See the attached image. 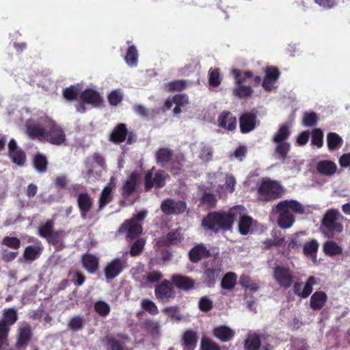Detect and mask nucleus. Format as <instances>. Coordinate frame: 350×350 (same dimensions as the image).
<instances>
[{"instance_id":"obj_1","label":"nucleus","mask_w":350,"mask_h":350,"mask_svg":"<svg viewBox=\"0 0 350 350\" xmlns=\"http://www.w3.org/2000/svg\"><path fill=\"white\" fill-rule=\"evenodd\" d=\"M26 133L31 139L45 140L53 145H61L66 139L62 129L49 118L44 112L32 111L28 117L29 111H25Z\"/></svg>"},{"instance_id":"obj_2","label":"nucleus","mask_w":350,"mask_h":350,"mask_svg":"<svg viewBox=\"0 0 350 350\" xmlns=\"http://www.w3.org/2000/svg\"><path fill=\"white\" fill-rule=\"evenodd\" d=\"M234 221H239V231L241 234L245 235L250 232L253 220L247 216L246 209L240 205L232 207L228 213H209L203 219L202 226L217 232L220 229L230 230Z\"/></svg>"},{"instance_id":"obj_3","label":"nucleus","mask_w":350,"mask_h":350,"mask_svg":"<svg viewBox=\"0 0 350 350\" xmlns=\"http://www.w3.org/2000/svg\"><path fill=\"white\" fill-rule=\"evenodd\" d=\"M208 180L211 188L218 194L219 198H226L232 193L235 189L236 179L230 174L225 173L221 170L208 174Z\"/></svg>"},{"instance_id":"obj_4","label":"nucleus","mask_w":350,"mask_h":350,"mask_svg":"<svg viewBox=\"0 0 350 350\" xmlns=\"http://www.w3.org/2000/svg\"><path fill=\"white\" fill-rule=\"evenodd\" d=\"M281 192L282 187L278 182L265 178L259 185L258 198L260 200L268 201L279 197Z\"/></svg>"},{"instance_id":"obj_5","label":"nucleus","mask_w":350,"mask_h":350,"mask_svg":"<svg viewBox=\"0 0 350 350\" xmlns=\"http://www.w3.org/2000/svg\"><path fill=\"white\" fill-rule=\"evenodd\" d=\"M87 168V178L94 180L100 176L103 170L105 169V161L98 154H94L88 157L85 162Z\"/></svg>"},{"instance_id":"obj_6","label":"nucleus","mask_w":350,"mask_h":350,"mask_svg":"<svg viewBox=\"0 0 350 350\" xmlns=\"http://www.w3.org/2000/svg\"><path fill=\"white\" fill-rule=\"evenodd\" d=\"M17 320L16 311L12 308L5 309L3 319L0 321V348L5 347V338H8L9 325Z\"/></svg>"},{"instance_id":"obj_7","label":"nucleus","mask_w":350,"mask_h":350,"mask_svg":"<svg viewBox=\"0 0 350 350\" xmlns=\"http://www.w3.org/2000/svg\"><path fill=\"white\" fill-rule=\"evenodd\" d=\"M273 278L277 284L284 288H289L293 282L294 276L288 267L277 266L273 269Z\"/></svg>"},{"instance_id":"obj_8","label":"nucleus","mask_w":350,"mask_h":350,"mask_svg":"<svg viewBox=\"0 0 350 350\" xmlns=\"http://www.w3.org/2000/svg\"><path fill=\"white\" fill-rule=\"evenodd\" d=\"M340 216V213L338 210L330 209L325 213L322 223L323 226L330 232L340 233L342 231V226L337 222Z\"/></svg>"},{"instance_id":"obj_9","label":"nucleus","mask_w":350,"mask_h":350,"mask_svg":"<svg viewBox=\"0 0 350 350\" xmlns=\"http://www.w3.org/2000/svg\"><path fill=\"white\" fill-rule=\"evenodd\" d=\"M154 294L159 301L167 303L174 297L175 292L170 282L165 280L155 287Z\"/></svg>"},{"instance_id":"obj_10","label":"nucleus","mask_w":350,"mask_h":350,"mask_svg":"<svg viewBox=\"0 0 350 350\" xmlns=\"http://www.w3.org/2000/svg\"><path fill=\"white\" fill-rule=\"evenodd\" d=\"M187 208V204L181 200L175 201L172 199H167L162 202L161 205V211L166 215H176L183 213Z\"/></svg>"},{"instance_id":"obj_11","label":"nucleus","mask_w":350,"mask_h":350,"mask_svg":"<svg viewBox=\"0 0 350 350\" xmlns=\"http://www.w3.org/2000/svg\"><path fill=\"white\" fill-rule=\"evenodd\" d=\"M273 211H283L286 213L295 214H303L304 213V206L298 201L295 200H286L281 201L276 204Z\"/></svg>"},{"instance_id":"obj_12","label":"nucleus","mask_w":350,"mask_h":350,"mask_svg":"<svg viewBox=\"0 0 350 350\" xmlns=\"http://www.w3.org/2000/svg\"><path fill=\"white\" fill-rule=\"evenodd\" d=\"M231 72L236 81V88L234 90V94L239 98L250 96L253 93V90L250 86L243 85L245 80L242 79L240 71L234 68L232 70Z\"/></svg>"},{"instance_id":"obj_13","label":"nucleus","mask_w":350,"mask_h":350,"mask_svg":"<svg viewBox=\"0 0 350 350\" xmlns=\"http://www.w3.org/2000/svg\"><path fill=\"white\" fill-rule=\"evenodd\" d=\"M167 174L164 171H157L152 178V171L148 172L145 176V185L146 189L152 187L161 188L164 186Z\"/></svg>"},{"instance_id":"obj_14","label":"nucleus","mask_w":350,"mask_h":350,"mask_svg":"<svg viewBox=\"0 0 350 350\" xmlns=\"http://www.w3.org/2000/svg\"><path fill=\"white\" fill-rule=\"evenodd\" d=\"M265 73L262 85L266 91H272L277 88L276 83L280 76V72L276 68L269 67L265 70Z\"/></svg>"},{"instance_id":"obj_15","label":"nucleus","mask_w":350,"mask_h":350,"mask_svg":"<svg viewBox=\"0 0 350 350\" xmlns=\"http://www.w3.org/2000/svg\"><path fill=\"white\" fill-rule=\"evenodd\" d=\"M125 267V262L119 258L111 260L105 269V275L107 280L117 277Z\"/></svg>"},{"instance_id":"obj_16","label":"nucleus","mask_w":350,"mask_h":350,"mask_svg":"<svg viewBox=\"0 0 350 350\" xmlns=\"http://www.w3.org/2000/svg\"><path fill=\"white\" fill-rule=\"evenodd\" d=\"M120 232H126V237L134 239L142 232V227L140 224L135 222V219L126 220L120 228Z\"/></svg>"},{"instance_id":"obj_17","label":"nucleus","mask_w":350,"mask_h":350,"mask_svg":"<svg viewBox=\"0 0 350 350\" xmlns=\"http://www.w3.org/2000/svg\"><path fill=\"white\" fill-rule=\"evenodd\" d=\"M77 204L80 210L81 218L86 219L93 204L92 199L87 193H80L77 198Z\"/></svg>"},{"instance_id":"obj_18","label":"nucleus","mask_w":350,"mask_h":350,"mask_svg":"<svg viewBox=\"0 0 350 350\" xmlns=\"http://www.w3.org/2000/svg\"><path fill=\"white\" fill-rule=\"evenodd\" d=\"M239 122L241 132L249 133L256 126V117L253 113H245L241 116Z\"/></svg>"},{"instance_id":"obj_19","label":"nucleus","mask_w":350,"mask_h":350,"mask_svg":"<svg viewBox=\"0 0 350 350\" xmlns=\"http://www.w3.org/2000/svg\"><path fill=\"white\" fill-rule=\"evenodd\" d=\"M115 188V178L111 177L108 185L103 189L99 198V210L102 209L111 200V191Z\"/></svg>"},{"instance_id":"obj_20","label":"nucleus","mask_w":350,"mask_h":350,"mask_svg":"<svg viewBox=\"0 0 350 350\" xmlns=\"http://www.w3.org/2000/svg\"><path fill=\"white\" fill-rule=\"evenodd\" d=\"M221 268L219 265H215L211 268H208L204 275V280L206 286L212 287L215 284L217 280L219 278L221 274Z\"/></svg>"},{"instance_id":"obj_21","label":"nucleus","mask_w":350,"mask_h":350,"mask_svg":"<svg viewBox=\"0 0 350 350\" xmlns=\"http://www.w3.org/2000/svg\"><path fill=\"white\" fill-rule=\"evenodd\" d=\"M218 122L221 127L228 131H232L237 126V119L230 112H222L219 117Z\"/></svg>"},{"instance_id":"obj_22","label":"nucleus","mask_w":350,"mask_h":350,"mask_svg":"<svg viewBox=\"0 0 350 350\" xmlns=\"http://www.w3.org/2000/svg\"><path fill=\"white\" fill-rule=\"evenodd\" d=\"M81 100L83 103L92 106H98L102 101L100 94L92 89H87L81 95Z\"/></svg>"},{"instance_id":"obj_23","label":"nucleus","mask_w":350,"mask_h":350,"mask_svg":"<svg viewBox=\"0 0 350 350\" xmlns=\"http://www.w3.org/2000/svg\"><path fill=\"white\" fill-rule=\"evenodd\" d=\"M172 281L177 288L183 290L191 289L194 286L193 280L187 276L182 275L176 274L172 275Z\"/></svg>"},{"instance_id":"obj_24","label":"nucleus","mask_w":350,"mask_h":350,"mask_svg":"<svg viewBox=\"0 0 350 350\" xmlns=\"http://www.w3.org/2000/svg\"><path fill=\"white\" fill-rule=\"evenodd\" d=\"M279 214L278 225L282 229L290 228L294 224L295 219L291 213H286L283 211H274Z\"/></svg>"},{"instance_id":"obj_25","label":"nucleus","mask_w":350,"mask_h":350,"mask_svg":"<svg viewBox=\"0 0 350 350\" xmlns=\"http://www.w3.org/2000/svg\"><path fill=\"white\" fill-rule=\"evenodd\" d=\"M213 334L221 341L227 342L234 337V332L228 326L221 325L213 329Z\"/></svg>"},{"instance_id":"obj_26","label":"nucleus","mask_w":350,"mask_h":350,"mask_svg":"<svg viewBox=\"0 0 350 350\" xmlns=\"http://www.w3.org/2000/svg\"><path fill=\"white\" fill-rule=\"evenodd\" d=\"M53 222L51 220H48L45 224L41 225L38 229V234L41 237L46 238L48 241L52 242L57 236L58 232H53L52 228Z\"/></svg>"},{"instance_id":"obj_27","label":"nucleus","mask_w":350,"mask_h":350,"mask_svg":"<svg viewBox=\"0 0 350 350\" xmlns=\"http://www.w3.org/2000/svg\"><path fill=\"white\" fill-rule=\"evenodd\" d=\"M327 299L326 293L323 291H317L310 297V307L315 310L321 309Z\"/></svg>"},{"instance_id":"obj_28","label":"nucleus","mask_w":350,"mask_h":350,"mask_svg":"<svg viewBox=\"0 0 350 350\" xmlns=\"http://www.w3.org/2000/svg\"><path fill=\"white\" fill-rule=\"evenodd\" d=\"M336 165L332 161H321L317 163V171L323 175L332 176L336 171Z\"/></svg>"},{"instance_id":"obj_29","label":"nucleus","mask_w":350,"mask_h":350,"mask_svg":"<svg viewBox=\"0 0 350 350\" xmlns=\"http://www.w3.org/2000/svg\"><path fill=\"white\" fill-rule=\"evenodd\" d=\"M137 174L133 172L127 178L122 187V195L129 196L135 189Z\"/></svg>"},{"instance_id":"obj_30","label":"nucleus","mask_w":350,"mask_h":350,"mask_svg":"<svg viewBox=\"0 0 350 350\" xmlns=\"http://www.w3.org/2000/svg\"><path fill=\"white\" fill-rule=\"evenodd\" d=\"M197 339L196 333L188 330L183 336V345L187 350H193L196 346Z\"/></svg>"},{"instance_id":"obj_31","label":"nucleus","mask_w":350,"mask_h":350,"mask_svg":"<svg viewBox=\"0 0 350 350\" xmlns=\"http://www.w3.org/2000/svg\"><path fill=\"white\" fill-rule=\"evenodd\" d=\"M83 267L90 273L95 272L98 269V259L92 254H85L82 258Z\"/></svg>"},{"instance_id":"obj_32","label":"nucleus","mask_w":350,"mask_h":350,"mask_svg":"<svg viewBox=\"0 0 350 350\" xmlns=\"http://www.w3.org/2000/svg\"><path fill=\"white\" fill-rule=\"evenodd\" d=\"M260 343L259 336L256 334L250 333L245 340L244 349L245 350H258Z\"/></svg>"},{"instance_id":"obj_33","label":"nucleus","mask_w":350,"mask_h":350,"mask_svg":"<svg viewBox=\"0 0 350 350\" xmlns=\"http://www.w3.org/2000/svg\"><path fill=\"white\" fill-rule=\"evenodd\" d=\"M196 153L197 154V157L203 162L209 161L213 157L212 148L204 143L199 144L198 151Z\"/></svg>"},{"instance_id":"obj_34","label":"nucleus","mask_w":350,"mask_h":350,"mask_svg":"<svg viewBox=\"0 0 350 350\" xmlns=\"http://www.w3.org/2000/svg\"><path fill=\"white\" fill-rule=\"evenodd\" d=\"M290 134V126L286 124H282L273 135L272 141L273 142H287Z\"/></svg>"},{"instance_id":"obj_35","label":"nucleus","mask_w":350,"mask_h":350,"mask_svg":"<svg viewBox=\"0 0 350 350\" xmlns=\"http://www.w3.org/2000/svg\"><path fill=\"white\" fill-rule=\"evenodd\" d=\"M124 60L129 67H136L138 64V51L133 45L130 46L124 56Z\"/></svg>"},{"instance_id":"obj_36","label":"nucleus","mask_w":350,"mask_h":350,"mask_svg":"<svg viewBox=\"0 0 350 350\" xmlns=\"http://www.w3.org/2000/svg\"><path fill=\"white\" fill-rule=\"evenodd\" d=\"M275 144V153L279 159L284 160L291 149L288 142H273Z\"/></svg>"},{"instance_id":"obj_37","label":"nucleus","mask_w":350,"mask_h":350,"mask_svg":"<svg viewBox=\"0 0 350 350\" xmlns=\"http://www.w3.org/2000/svg\"><path fill=\"white\" fill-rule=\"evenodd\" d=\"M342 139L336 133H329L327 136V143L329 150L339 149L342 145Z\"/></svg>"},{"instance_id":"obj_38","label":"nucleus","mask_w":350,"mask_h":350,"mask_svg":"<svg viewBox=\"0 0 350 350\" xmlns=\"http://www.w3.org/2000/svg\"><path fill=\"white\" fill-rule=\"evenodd\" d=\"M173 157V152L171 150L163 148L159 149L156 154L157 161L161 165L164 166L170 161L172 160Z\"/></svg>"},{"instance_id":"obj_39","label":"nucleus","mask_w":350,"mask_h":350,"mask_svg":"<svg viewBox=\"0 0 350 350\" xmlns=\"http://www.w3.org/2000/svg\"><path fill=\"white\" fill-rule=\"evenodd\" d=\"M127 133L126 126L124 124H118L111 134V139L114 142H123Z\"/></svg>"},{"instance_id":"obj_40","label":"nucleus","mask_w":350,"mask_h":350,"mask_svg":"<svg viewBox=\"0 0 350 350\" xmlns=\"http://www.w3.org/2000/svg\"><path fill=\"white\" fill-rule=\"evenodd\" d=\"M42 247L40 245H29L25 248L24 257L27 260H34L40 255Z\"/></svg>"},{"instance_id":"obj_41","label":"nucleus","mask_w":350,"mask_h":350,"mask_svg":"<svg viewBox=\"0 0 350 350\" xmlns=\"http://www.w3.org/2000/svg\"><path fill=\"white\" fill-rule=\"evenodd\" d=\"M31 337L30 327L27 324L21 325L18 329V345L23 346L26 345Z\"/></svg>"},{"instance_id":"obj_42","label":"nucleus","mask_w":350,"mask_h":350,"mask_svg":"<svg viewBox=\"0 0 350 350\" xmlns=\"http://www.w3.org/2000/svg\"><path fill=\"white\" fill-rule=\"evenodd\" d=\"M173 100L175 105L173 109L174 114H178L182 111L181 108L185 107L188 103V97L185 94H177L173 96Z\"/></svg>"},{"instance_id":"obj_43","label":"nucleus","mask_w":350,"mask_h":350,"mask_svg":"<svg viewBox=\"0 0 350 350\" xmlns=\"http://www.w3.org/2000/svg\"><path fill=\"white\" fill-rule=\"evenodd\" d=\"M208 251L202 245H198L193 247L189 252L190 260L193 262H198L205 256Z\"/></svg>"},{"instance_id":"obj_44","label":"nucleus","mask_w":350,"mask_h":350,"mask_svg":"<svg viewBox=\"0 0 350 350\" xmlns=\"http://www.w3.org/2000/svg\"><path fill=\"white\" fill-rule=\"evenodd\" d=\"M323 250L327 255L335 256L342 252V248L334 241H326L323 245Z\"/></svg>"},{"instance_id":"obj_45","label":"nucleus","mask_w":350,"mask_h":350,"mask_svg":"<svg viewBox=\"0 0 350 350\" xmlns=\"http://www.w3.org/2000/svg\"><path fill=\"white\" fill-rule=\"evenodd\" d=\"M237 275L234 273H226L221 280V287L224 289L230 290L233 288L236 284Z\"/></svg>"},{"instance_id":"obj_46","label":"nucleus","mask_w":350,"mask_h":350,"mask_svg":"<svg viewBox=\"0 0 350 350\" xmlns=\"http://www.w3.org/2000/svg\"><path fill=\"white\" fill-rule=\"evenodd\" d=\"M239 284L243 288L248 289L252 292H256L259 289V285L256 282H253L248 276L245 275L240 277Z\"/></svg>"},{"instance_id":"obj_47","label":"nucleus","mask_w":350,"mask_h":350,"mask_svg":"<svg viewBox=\"0 0 350 350\" xmlns=\"http://www.w3.org/2000/svg\"><path fill=\"white\" fill-rule=\"evenodd\" d=\"M318 281L319 279L313 276H310L308 278L306 282L303 286V290L301 291V298H306L311 294L313 289V285L317 284Z\"/></svg>"},{"instance_id":"obj_48","label":"nucleus","mask_w":350,"mask_h":350,"mask_svg":"<svg viewBox=\"0 0 350 350\" xmlns=\"http://www.w3.org/2000/svg\"><path fill=\"white\" fill-rule=\"evenodd\" d=\"M9 157L12 162L18 165H23L26 160L25 154L21 148L11 152Z\"/></svg>"},{"instance_id":"obj_49","label":"nucleus","mask_w":350,"mask_h":350,"mask_svg":"<svg viewBox=\"0 0 350 350\" xmlns=\"http://www.w3.org/2000/svg\"><path fill=\"white\" fill-rule=\"evenodd\" d=\"M84 319L81 316L72 317L68 323V328L72 332H77L83 329Z\"/></svg>"},{"instance_id":"obj_50","label":"nucleus","mask_w":350,"mask_h":350,"mask_svg":"<svg viewBox=\"0 0 350 350\" xmlns=\"http://www.w3.org/2000/svg\"><path fill=\"white\" fill-rule=\"evenodd\" d=\"M221 78L219 69H210L208 72V83L211 86L217 87L221 83Z\"/></svg>"},{"instance_id":"obj_51","label":"nucleus","mask_w":350,"mask_h":350,"mask_svg":"<svg viewBox=\"0 0 350 350\" xmlns=\"http://www.w3.org/2000/svg\"><path fill=\"white\" fill-rule=\"evenodd\" d=\"M162 312L166 314L172 321H178L183 319L177 307H167L163 308Z\"/></svg>"},{"instance_id":"obj_52","label":"nucleus","mask_w":350,"mask_h":350,"mask_svg":"<svg viewBox=\"0 0 350 350\" xmlns=\"http://www.w3.org/2000/svg\"><path fill=\"white\" fill-rule=\"evenodd\" d=\"M33 165L37 171L40 172H45L47 165L46 157L40 154H36L33 159Z\"/></svg>"},{"instance_id":"obj_53","label":"nucleus","mask_w":350,"mask_h":350,"mask_svg":"<svg viewBox=\"0 0 350 350\" xmlns=\"http://www.w3.org/2000/svg\"><path fill=\"white\" fill-rule=\"evenodd\" d=\"M319 249V243L317 240L312 239L310 241L305 243L304 245V253L306 255H314Z\"/></svg>"},{"instance_id":"obj_54","label":"nucleus","mask_w":350,"mask_h":350,"mask_svg":"<svg viewBox=\"0 0 350 350\" xmlns=\"http://www.w3.org/2000/svg\"><path fill=\"white\" fill-rule=\"evenodd\" d=\"M142 308L149 312L150 314L155 315L159 313V310L156 304L151 300L145 299L141 302Z\"/></svg>"},{"instance_id":"obj_55","label":"nucleus","mask_w":350,"mask_h":350,"mask_svg":"<svg viewBox=\"0 0 350 350\" xmlns=\"http://www.w3.org/2000/svg\"><path fill=\"white\" fill-rule=\"evenodd\" d=\"M94 310L96 312L99 314L100 316L105 317L107 316L110 312V306L109 305L103 301H98L94 304Z\"/></svg>"},{"instance_id":"obj_56","label":"nucleus","mask_w":350,"mask_h":350,"mask_svg":"<svg viewBox=\"0 0 350 350\" xmlns=\"http://www.w3.org/2000/svg\"><path fill=\"white\" fill-rule=\"evenodd\" d=\"M323 133L320 129H314L312 133L311 144L316 146L317 148H321L323 146Z\"/></svg>"},{"instance_id":"obj_57","label":"nucleus","mask_w":350,"mask_h":350,"mask_svg":"<svg viewBox=\"0 0 350 350\" xmlns=\"http://www.w3.org/2000/svg\"><path fill=\"white\" fill-rule=\"evenodd\" d=\"M186 81L185 80H176L165 84V88L170 91L183 90L186 88Z\"/></svg>"},{"instance_id":"obj_58","label":"nucleus","mask_w":350,"mask_h":350,"mask_svg":"<svg viewBox=\"0 0 350 350\" xmlns=\"http://www.w3.org/2000/svg\"><path fill=\"white\" fill-rule=\"evenodd\" d=\"M202 350H221L219 346L212 340L203 337L201 340Z\"/></svg>"},{"instance_id":"obj_59","label":"nucleus","mask_w":350,"mask_h":350,"mask_svg":"<svg viewBox=\"0 0 350 350\" xmlns=\"http://www.w3.org/2000/svg\"><path fill=\"white\" fill-rule=\"evenodd\" d=\"M2 244L12 249L17 250L21 246V241L16 237H6L3 239Z\"/></svg>"},{"instance_id":"obj_60","label":"nucleus","mask_w":350,"mask_h":350,"mask_svg":"<svg viewBox=\"0 0 350 350\" xmlns=\"http://www.w3.org/2000/svg\"><path fill=\"white\" fill-rule=\"evenodd\" d=\"M317 122V116L313 112H306L303 116V124L306 126H312Z\"/></svg>"},{"instance_id":"obj_61","label":"nucleus","mask_w":350,"mask_h":350,"mask_svg":"<svg viewBox=\"0 0 350 350\" xmlns=\"http://www.w3.org/2000/svg\"><path fill=\"white\" fill-rule=\"evenodd\" d=\"M305 232L301 231L292 235L288 241V248H296L301 245V241L298 239L299 235H305Z\"/></svg>"},{"instance_id":"obj_62","label":"nucleus","mask_w":350,"mask_h":350,"mask_svg":"<svg viewBox=\"0 0 350 350\" xmlns=\"http://www.w3.org/2000/svg\"><path fill=\"white\" fill-rule=\"evenodd\" d=\"M122 99V93L120 90H113L108 96V100L111 105H116Z\"/></svg>"},{"instance_id":"obj_63","label":"nucleus","mask_w":350,"mask_h":350,"mask_svg":"<svg viewBox=\"0 0 350 350\" xmlns=\"http://www.w3.org/2000/svg\"><path fill=\"white\" fill-rule=\"evenodd\" d=\"M145 241L142 239H137L132 245L130 253L132 256L138 255L143 250Z\"/></svg>"},{"instance_id":"obj_64","label":"nucleus","mask_w":350,"mask_h":350,"mask_svg":"<svg viewBox=\"0 0 350 350\" xmlns=\"http://www.w3.org/2000/svg\"><path fill=\"white\" fill-rule=\"evenodd\" d=\"M79 93V90L76 86L71 85L66 88L64 92V96L68 100H73Z\"/></svg>"}]
</instances>
